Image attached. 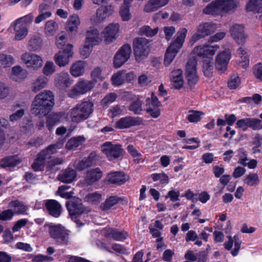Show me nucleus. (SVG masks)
Masks as SVG:
<instances>
[{"instance_id": "nucleus-46", "label": "nucleus", "mask_w": 262, "mask_h": 262, "mask_svg": "<svg viewBox=\"0 0 262 262\" xmlns=\"http://www.w3.org/2000/svg\"><path fill=\"white\" fill-rule=\"evenodd\" d=\"M246 9L249 11H262V0H249Z\"/></svg>"}, {"instance_id": "nucleus-41", "label": "nucleus", "mask_w": 262, "mask_h": 262, "mask_svg": "<svg viewBox=\"0 0 262 262\" xmlns=\"http://www.w3.org/2000/svg\"><path fill=\"white\" fill-rule=\"evenodd\" d=\"M69 55L65 54L63 52H59L54 57L55 62L60 67L67 65L69 61Z\"/></svg>"}, {"instance_id": "nucleus-30", "label": "nucleus", "mask_w": 262, "mask_h": 262, "mask_svg": "<svg viewBox=\"0 0 262 262\" xmlns=\"http://www.w3.org/2000/svg\"><path fill=\"white\" fill-rule=\"evenodd\" d=\"M220 5V3H219V0L213 1L203 9V12L206 14L219 15L222 13Z\"/></svg>"}, {"instance_id": "nucleus-13", "label": "nucleus", "mask_w": 262, "mask_h": 262, "mask_svg": "<svg viewBox=\"0 0 262 262\" xmlns=\"http://www.w3.org/2000/svg\"><path fill=\"white\" fill-rule=\"evenodd\" d=\"M230 33L232 37L239 45H244L248 38V35L245 33L243 25H233L230 28Z\"/></svg>"}, {"instance_id": "nucleus-16", "label": "nucleus", "mask_w": 262, "mask_h": 262, "mask_svg": "<svg viewBox=\"0 0 262 262\" xmlns=\"http://www.w3.org/2000/svg\"><path fill=\"white\" fill-rule=\"evenodd\" d=\"M142 120L140 117L131 116L120 118L116 122V127L119 129L128 128L132 126L142 124Z\"/></svg>"}, {"instance_id": "nucleus-34", "label": "nucleus", "mask_w": 262, "mask_h": 262, "mask_svg": "<svg viewBox=\"0 0 262 262\" xmlns=\"http://www.w3.org/2000/svg\"><path fill=\"white\" fill-rule=\"evenodd\" d=\"M63 142H57L55 144H51L48 146L46 148L42 150L40 152L42 154H45V156L49 159L51 158V156L57 152V149L60 148L62 146Z\"/></svg>"}, {"instance_id": "nucleus-56", "label": "nucleus", "mask_w": 262, "mask_h": 262, "mask_svg": "<svg viewBox=\"0 0 262 262\" xmlns=\"http://www.w3.org/2000/svg\"><path fill=\"white\" fill-rule=\"evenodd\" d=\"M151 177L154 181L160 180L162 184H167L169 182L168 177L164 173H154Z\"/></svg>"}, {"instance_id": "nucleus-33", "label": "nucleus", "mask_w": 262, "mask_h": 262, "mask_svg": "<svg viewBox=\"0 0 262 262\" xmlns=\"http://www.w3.org/2000/svg\"><path fill=\"white\" fill-rule=\"evenodd\" d=\"M123 199L117 196H111L102 203L100 208L103 211H107L110 210L113 206L122 201Z\"/></svg>"}, {"instance_id": "nucleus-62", "label": "nucleus", "mask_w": 262, "mask_h": 262, "mask_svg": "<svg viewBox=\"0 0 262 262\" xmlns=\"http://www.w3.org/2000/svg\"><path fill=\"white\" fill-rule=\"evenodd\" d=\"M63 163V160L60 158H56L51 159L48 162L47 168L50 170H53L56 165L62 164Z\"/></svg>"}, {"instance_id": "nucleus-40", "label": "nucleus", "mask_w": 262, "mask_h": 262, "mask_svg": "<svg viewBox=\"0 0 262 262\" xmlns=\"http://www.w3.org/2000/svg\"><path fill=\"white\" fill-rule=\"evenodd\" d=\"M236 55L242 60V66L246 68L249 64V56L246 49L242 47L239 48L237 50Z\"/></svg>"}, {"instance_id": "nucleus-29", "label": "nucleus", "mask_w": 262, "mask_h": 262, "mask_svg": "<svg viewBox=\"0 0 262 262\" xmlns=\"http://www.w3.org/2000/svg\"><path fill=\"white\" fill-rule=\"evenodd\" d=\"M222 12L227 13L234 11L239 3L238 0H219Z\"/></svg>"}, {"instance_id": "nucleus-12", "label": "nucleus", "mask_w": 262, "mask_h": 262, "mask_svg": "<svg viewBox=\"0 0 262 262\" xmlns=\"http://www.w3.org/2000/svg\"><path fill=\"white\" fill-rule=\"evenodd\" d=\"M21 59L27 68H32L33 70L40 68L42 65L41 58L32 53L26 52L21 55Z\"/></svg>"}, {"instance_id": "nucleus-4", "label": "nucleus", "mask_w": 262, "mask_h": 262, "mask_svg": "<svg viewBox=\"0 0 262 262\" xmlns=\"http://www.w3.org/2000/svg\"><path fill=\"white\" fill-rule=\"evenodd\" d=\"M66 207L71 218L73 220L79 215L90 211L89 208L83 206L81 199L73 197L66 202Z\"/></svg>"}, {"instance_id": "nucleus-50", "label": "nucleus", "mask_w": 262, "mask_h": 262, "mask_svg": "<svg viewBox=\"0 0 262 262\" xmlns=\"http://www.w3.org/2000/svg\"><path fill=\"white\" fill-rule=\"evenodd\" d=\"M241 84V79L236 75H232L228 80V86L230 89H235Z\"/></svg>"}, {"instance_id": "nucleus-11", "label": "nucleus", "mask_w": 262, "mask_h": 262, "mask_svg": "<svg viewBox=\"0 0 262 262\" xmlns=\"http://www.w3.org/2000/svg\"><path fill=\"white\" fill-rule=\"evenodd\" d=\"M131 47L128 44L123 45L116 53L114 57V65L116 68H120L129 58Z\"/></svg>"}, {"instance_id": "nucleus-58", "label": "nucleus", "mask_w": 262, "mask_h": 262, "mask_svg": "<svg viewBox=\"0 0 262 262\" xmlns=\"http://www.w3.org/2000/svg\"><path fill=\"white\" fill-rule=\"evenodd\" d=\"M128 233L124 230L119 231L115 229L112 238L116 241H122L126 238Z\"/></svg>"}, {"instance_id": "nucleus-53", "label": "nucleus", "mask_w": 262, "mask_h": 262, "mask_svg": "<svg viewBox=\"0 0 262 262\" xmlns=\"http://www.w3.org/2000/svg\"><path fill=\"white\" fill-rule=\"evenodd\" d=\"M190 114L188 115L187 119L189 121L191 122H196L200 120L201 115L203 114V113L201 111H189Z\"/></svg>"}, {"instance_id": "nucleus-55", "label": "nucleus", "mask_w": 262, "mask_h": 262, "mask_svg": "<svg viewBox=\"0 0 262 262\" xmlns=\"http://www.w3.org/2000/svg\"><path fill=\"white\" fill-rule=\"evenodd\" d=\"M117 95L115 93H111L106 95L102 100L101 103L103 106H106L115 101Z\"/></svg>"}, {"instance_id": "nucleus-51", "label": "nucleus", "mask_w": 262, "mask_h": 262, "mask_svg": "<svg viewBox=\"0 0 262 262\" xmlns=\"http://www.w3.org/2000/svg\"><path fill=\"white\" fill-rule=\"evenodd\" d=\"M85 199L89 202L97 204L99 203L101 200V194L97 192H93L88 194Z\"/></svg>"}, {"instance_id": "nucleus-21", "label": "nucleus", "mask_w": 262, "mask_h": 262, "mask_svg": "<svg viewBox=\"0 0 262 262\" xmlns=\"http://www.w3.org/2000/svg\"><path fill=\"white\" fill-rule=\"evenodd\" d=\"M219 46L215 45L211 46L209 45L198 46L194 49V52L199 56L213 55Z\"/></svg>"}, {"instance_id": "nucleus-20", "label": "nucleus", "mask_w": 262, "mask_h": 262, "mask_svg": "<svg viewBox=\"0 0 262 262\" xmlns=\"http://www.w3.org/2000/svg\"><path fill=\"white\" fill-rule=\"evenodd\" d=\"M119 25L118 23L110 24L103 31L105 40L107 43L113 41L119 32Z\"/></svg>"}, {"instance_id": "nucleus-17", "label": "nucleus", "mask_w": 262, "mask_h": 262, "mask_svg": "<svg viewBox=\"0 0 262 262\" xmlns=\"http://www.w3.org/2000/svg\"><path fill=\"white\" fill-rule=\"evenodd\" d=\"M45 207L47 212L54 217H58L61 213L62 207L55 200H47L45 201Z\"/></svg>"}, {"instance_id": "nucleus-19", "label": "nucleus", "mask_w": 262, "mask_h": 262, "mask_svg": "<svg viewBox=\"0 0 262 262\" xmlns=\"http://www.w3.org/2000/svg\"><path fill=\"white\" fill-rule=\"evenodd\" d=\"M107 179L111 184L121 185L128 180V177L124 172L115 171L109 173Z\"/></svg>"}, {"instance_id": "nucleus-31", "label": "nucleus", "mask_w": 262, "mask_h": 262, "mask_svg": "<svg viewBox=\"0 0 262 262\" xmlns=\"http://www.w3.org/2000/svg\"><path fill=\"white\" fill-rule=\"evenodd\" d=\"M143 104V101L141 100L140 97H138L136 100L130 102L128 106V110L135 115H140L144 110Z\"/></svg>"}, {"instance_id": "nucleus-45", "label": "nucleus", "mask_w": 262, "mask_h": 262, "mask_svg": "<svg viewBox=\"0 0 262 262\" xmlns=\"http://www.w3.org/2000/svg\"><path fill=\"white\" fill-rule=\"evenodd\" d=\"M124 75V71H119L114 74L111 78L113 84L117 86L122 84L125 82Z\"/></svg>"}, {"instance_id": "nucleus-49", "label": "nucleus", "mask_w": 262, "mask_h": 262, "mask_svg": "<svg viewBox=\"0 0 262 262\" xmlns=\"http://www.w3.org/2000/svg\"><path fill=\"white\" fill-rule=\"evenodd\" d=\"M244 182L250 186L257 185L259 183V179L256 173H250L244 180Z\"/></svg>"}, {"instance_id": "nucleus-61", "label": "nucleus", "mask_w": 262, "mask_h": 262, "mask_svg": "<svg viewBox=\"0 0 262 262\" xmlns=\"http://www.w3.org/2000/svg\"><path fill=\"white\" fill-rule=\"evenodd\" d=\"M14 216V212L12 209H7L3 211L0 213V220L8 221L11 220Z\"/></svg>"}, {"instance_id": "nucleus-3", "label": "nucleus", "mask_w": 262, "mask_h": 262, "mask_svg": "<svg viewBox=\"0 0 262 262\" xmlns=\"http://www.w3.org/2000/svg\"><path fill=\"white\" fill-rule=\"evenodd\" d=\"M94 104L90 101H83L70 111V116L74 122L78 123L87 119L93 112Z\"/></svg>"}, {"instance_id": "nucleus-15", "label": "nucleus", "mask_w": 262, "mask_h": 262, "mask_svg": "<svg viewBox=\"0 0 262 262\" xmlns=\"http://www.w3.org/2000/svg\"><path fill=\"white\" fill-rule=\"evenodd\" d=\"M230 52L225 50L217 55L215 60V66L216 69L220 73L224 72L227 68L230 58Z\"/></svg>"}, {"instance_id": "nucleus-59", "label": "nucleus", "mask_w": 262, "mask_h": 262, "mask_svg": "<svg viewBox=\"0 0 262 262\" xmlns=\"http://www.w3.org/2000/svg\"><path fill=\"white\" fill-rule=\"evenodd\" d=\"M253 73L257 79L262 81V63H258L253 67Z\"/></svg>"}, {"instance_id": "nucleus-14", "label": "nucleus", "mask_w": 262, "mask_h": 262, "mask_svg": "<svg viewBox=\"0 0 262 262\" xmlns=\"http://www.w3.org/2000/svg\"><path fill=\"white\" fill-rule=\"evenodd\" d=\"M93 87V83L89 81H81L78 82L69 92V97L74 98L84 94Z\"/></svg>"}, {"instance_id": "nucleus-2", "label": "nucleus", "mask_w": 262, "mask_h": 262, "mask_svg": "<svg viewBox=\"0 0 262 262\" xmlns=\"http://www.w3.org/2000/svg\"><path fill=\"white\" fill-rule=\"evenodd\" d=\"M187 32V30L186 28H182L177 32L176 38L167 48L165 53L164 60L165 66H168L170 64L182 47Z\"/></svg>"}, {"instance_id": "nucleus-18", "label": "nucleus", "mask_w": 262, "mask_h": 262, "mask_svg": "<svg viewBox=\"0 0 262 262\" xmlns=\"http://www.w3.org/2000/svg\"><path fill=\"white\" fill-rule=\"evenodd\" d=\"M102 171L99 168L88 170L83 180L84 184L87 186L93 185L98 182L102 177Z\"/></svg>"}, {"instance_id": "nucleus-43", "label": "nucleus", "mask_w": 262, "mask_h": 262, "mask_svg": "<svg viewBox=\"0 0 262 262\" xmlns=\"http://www.w3.org/2000/svg\"><path fill=\"white\" fill-rule=\"evenodd\" d=\"M61 117V115L57 113L50 115L48 117L46 124L49 130H51L53 126L60 122Z\"/></svg>"}, {"instance_id": "nucleus-6", "label": "nucleus", "mask_w": 262, "mask_h": 262, "mask_svg": "<svg viewBox=\"0 0 262 262\" xmlns=\"http://www.w3.org/2000/svg\"><path fill=\"white\" fill-rule=\"evenodd\" d=\"M149 42L145 38H138L134 40V52L137 61L140 62L147 57L149 51Z\"/></svg>"}, {"instance_id": "nucleus-54", "label": "nucleus", "mask_w": 262, "mask_h": 262, "mask_svg": "<svg viewBox=\"0 0 262 262\" xmlns=\"http://www.w3.org/2000/svg\"><path fill=\"white\" fill-rule=\"evenodd\" d=\"M120 14L123 21H127L130 19L131 14L129 12L128 5H124L121 7Z\"/></svg>"}, {"instance_id": "nucleus-60", "label": "nucleus", "mask_w": 262, "mask_h": 262, "mask_svg": "<svg viewBox=\"0 0 262 262\" xmlns=\"http://www.w3.org/2000/svg\"><path fill=\"white\" fill-rule=\"evenodd\" d=\"M9 93V88L5 83L0 81V99L6 98Z\"/></svg>"}, {"instance_id": "nucleus-57", "label": "nucleus", "mask_w": 262, "mask_h": 262, "mask_svg": "<svg viewBox=\"0 0 262 262\" xmlns=\"http://www.w3.org/2000/svg\"><path fill=\"white\" fill-rule=\"evenodd\" d=\"M261 121L256 118H249V127L252 128L253 130H259L262 128Z\"/></svg>"}, {"instance_id": "nucleus-47", "label": "nucleus", "mask_w": 262, "mask_h": 262, "mask_svg": "<svg viewBox=\"0 0 262 262\" xmlns=\"http://www.w3.org/2000/svg\"><path fill=\"white\" fill-rule=\"evenodd\" d=\"M14 59L10 55L0 54V64L4 67H9L14 63Z\"/></svg>"}, {"instance_id": "nucleus-64", "label": "nucleus", "mask_w": 262, "mask_h": 262, "mask_svg": "<svg viewBox=\"0 0 262 262\" xmlns=\"http://www.w3.org/2000/svg\"><path fill=\"white\" fill-rule=\"evenodd\" d=\"M12 72L15 76H20L23 78L27 76V72L21 68L20 66H16L12 68Z\"/></svg>"}, {"instance_id": "nucleus-63", "label": "nucleus", "mask_w": 262, "mask_h": 262, "mask_svg": "<svg viewBox=\"0 0 262 262\" xmlns=\"http://www.w3.org/2000/svg\"><path fill=\"white\" fill-rule=\"evenodd\" d=\"M55 67L52 62H47L43 69V73L45 75L48 76L52 74L55 71Z\"/></svg>"}, {"instance_id": "nucleus-26", "label": "nucleus", "mask_w": 262, "mask_h": 262, "mask_svg": "<svg viewBox=\"0 0 262 262\" xmlns=\"http://www.w3.org/2000/svg\"><path fill=\"white\" fill-rule=\"evenodd\" d=\"M101 41L99 36L98 31L96 29H91L86 32L85 43L93 47Z\"/></svg>"}, {"instance_id": "nucleus-32", "label": "nucleus", "mask_w": 262, "mask_h": 262, "mask_svg": "<svg viewBox=\"0 0 262 262\" xmlns=\"http://www.w3.org/2000/svg\"><path fill=\"white\" fill-rule=\"evenodd\" d=\"M41 152L37 155V158L35 159L34 162L32 164V168L35 171H41L43 170L46 161L48 159Z\"/></svg>"}, {"instance_id": "nucleus-25", "label": "nucleus", "mask_w": 262, "mask_h": 262, "mask_svg": "<svg viewBox=\"0 0 262 262\" xmlns=\"http://www.w3.org/2000/svg\"><path fill=\"white\" fill-rule=\"evenodd\" d=\"M21 162L17 155L8 156L0 160V167L3 168L13 167Z\"/></svg>"}, {"instance_id": "nucleus-42", "label": "nucleus", "mask_w": 262, "mask_h": 262, "mask_svg": "<svg viewBox=\"0 0 262 262\" xmlns=\"http://www.w3.org/2000/svg\"><path fill=\"white\" fill-rule=\"evenodd\" d=\"M45 29L48 36H53L58 29V24L53 20H48L46 24Z\"/></svg>"}, {"instance_id": "nucleus-36", "label": "nucleus", "mask_w": 262, "mask_h": 262, "mask_svg": "<svg viewBox=\"0 0 262 262\" xmlns=\"http://www.w3.org/2000/svg\"><path fill=\"white\" fill-rule=\"evenodd\" d=\"M85 62L83 61H78L73 64L71 68V73L75 77L81 75L84 71Z\"/></svg>"}, {"instance_id": "nucleus-52", "label": "nucleus", "mask_w": 262, "mask_h": 262, "mask_svg": "<svg viewBox=\"0 0 262 262\" xmlns=\"http://www.w3.org/2000/svg\"><path fill=\"white\" fill-rule=\"evenodd\" d=\"M158 31V28L151 29L149 26H143L140 29V32L142 34L146 36L152 37L156 35Z\"/></svg>"}, {"instance_id": "nucleus-35", "label": "nucleus", "mask_w": 262, "mask_h": 262, "mask_svg": "<svg viewBox=\"0 0 262 262\" xmlns=\"http://www.w3.org/2000/svg\"><path fill=\"white\" fill-rule=\"evenodd\" d=\"M55 81L61 88L69 87L71 84L69 75L67 73H61L59 74Z\"/></svg>"}, {"instance_id": "nucleus-38", "label": "nucleus", "mask_w": 262, "mask_h": 262, "mask_svg": "<svg viewBox=\"0 0 262 262\" xmlns=\"http://www.w3.org/2000/svg\"><path fill=\"white\" fill-rule=\"evenodd\" d=\"M84 141L85 139L82 136L73 137L67 142L66 147L68 150L75 149Z\"/></svg>"}, {"instance_id": "nucleus-24", "label": "nucleus", "mask_w": 262, "mask_h": 262, "mask_svg": "<svg viewBox=\"0 0 262 262\" xmlns=\"http://www.w3.org/2000/svg\"><path fill=\"white\" fill-rule=\"evenodd\" d=\"M95 155H96L94 153H91L89 157L85 159L82 160L78 161L77 163H75V168L79 171H82L88 167L93 166L96 163L95 159Z\"/></svg>"}, {"instance_id": "nucleus-8", "label": "nucleus", "mask_w": 262, "mask_h": 262, "mask_svg": "<svg viewBox=\"0 0 262 262\" xmlns=\"http://www.w3.org/2000/svg\"><path fill=\"white\" fill-rule=\"evenodd\" d=\"M102 151L110 161L121 158L125 153L120 144H113L110 142H106L103 144Z\"/></svg>"}, {"instance_id": "nucleus-44", "label": "nucleus", "mask_w": 262, "mask_h": 262, "mask_svg": "<svg viewBox=\"0 0 262 262\" xmlns=\"http://www.w3.org/2000/svg\"><path fill=\"white\" fill-rule=\"evenodd\" d=\"M42 41L40 37L34 36L29 40L28 46L29 50L33 51L39 50L41 47Z\"/></svg>"}, {"instance_id": "nucleus-7", "label": "nucleus", "mask_w": 262, "mask_h": 262, "mask_svg": "<svg viewBox=\"0 0 262 262\" xmlns=\"http://www.w3.org/2000/svg\"><path fill=\"white\" fill-rule=\"evenodd\" d=\"M49 232L50 236L54 238L58 244L68 245L69 243V231L60 225H49Z\"/></svg>"}, {"instance_id": "nucleus-27", "label": "nucleus", "mask_w": 262, "mask_h": 262, "mask_svg": "<svg viewBox=\"0 0 262 262\" xmlns=\"http://www.w3.org/2000/svg\"><path fill=\"white\" fill-rule=\"evenodd\" d=\"M76 177V171L71 168L66 169L62 173L58 176L57 179L60 181L65 183H70L74 180Z\"/></svg>"}, {"instance_id": "nucleus-10", "label": "nucleus", "mask_w": 262, "mask_h": 262, "mask_svg": "<svg viewBox=\"0 0 262 262\" xmlns=\"http://www.w3.org/2000/svg\"><path fill=\"white\" fill-rule=\"evenodd\" d=\"M196 61L193 58L188 60L186 66L185 78L190 88L193 86L199 80L196 75Z\"/></svg>"}, {"instance_id": "nucleus-28", "label": "nucleus", "mask_w": 262, "mask_h": 262, "mask_svg": "<svg viewBox=\"0 0 262 262\" xmlns=\"http://www.w3.org/2000/svg\"><path fill=\"white\" fill-rule=\"evenodd\" d=\"M8 207L12 208L14 212V215L16 214H24L26 213V211L28 210V207L25 205L23 202L18 200H15L11 201L8 204Z\"/></svg>"}, {"instance_id": "nucleus-39", "label": "nucleus", "mask_w": 262, "mask_h": 262, "mask_svg": "<svg viewBox=\"0 0 262 262\" xmlns=\"http://www.w3.org/2000/svg\"><path fill=\"white\" fill-rule=\"evenodd\" d=\"M48 82V79L46 77H39L33 83L32 91L35 93L38 92L46 86Z\"/></svg>"}, {"instance_id": "nucleus-22", "label": "nucleus", "mask_w": 262, "mask_h": 262, "mask_svg": "<svg viewBox=\"0 0 262 262\" xmlns=\"http://www.w3.org/2000/svg\"><path fill=\"white\" fill-rule=\"evenodd\" d=\"M13 113L9 116V121L14 123L20 120L25 115V109L20 103H16L12 106Z\"/></svg>"}, {"instance_id": "nucleus-37", "label": "nucleus", "mask_w": 262, "mask_h": 262, "mask_svg": "<svg viewBox=\"0 0 262 262\" xmlns=\"http://www.w3.org/2000/svg\"><path fill=\"white\" fill-rule=\"evenodd\" d=\"M113 12V9L111 5L105 7H100L97 10L96 14L98 18L100 20H103L107 16L112 14Z\"/></svg>"}, {"instance_id": "nucleus-1", "label": "nucleus", "mask_w": 262, "mask_h": 262, "mask_svg": "<svg viewBox=\"0 0 262 262\" xmlns=\"http://www.w3.org/2000/svg\"><path fill=\"white\" fill-rule=\"evenodd\" d=\"M54 104L53 93L45 90L35 97L31 105V113L40 117L46 116L51 111Z\"/></svg>"}, {"instance_id": "nucleus-5", "label": "nucleus", "mask_w": 262, "mask_h": 262, "mask_svg": "<svg viewBox=\"0 0 262 262\" xmlns=\"http://www.w3.org/2000/svg\"><path fill=\"white\" fill-rule=\"evenodd\" d=\"M33 16L31 14L17 19L13 23L14 30L16 32L15 39L20 40L27 35L28 30L27 24L30 23L33 20Z\"/></svg>"}, {"instance_id": "nucleus-48", "label": "nucleus", "mask_w": 262, "mask_h": 262, "mask_svg": "<svg viewBox=\"0 0 262 262\" xmlns=\"http://www.w3.org/2000/svg\"><path fill=\"white\" fill-rule=\"evenodd\" d=\"M213 64L210 60H205L203 61V72L206 77H211L212 75Z\"/></svg>"}, {"instance_id": "nucleus-23", "label": "nucleus", "mask_w": 262, "mask_h": 262, "mask_svg": "<svg viewBox=\"0 0 262 262\" xmlns=\"http://www.w3.org/2000/svg\"><path fill=\"white\" fill-rule=\"evenodd\" d=\"M169 0H149L145 5L144 11L146 13L155 12L168 4Z\"/></svg>"}, {"instance_id": "nucleus-9", "label": "nucleus", "mask_w": 262, "mask_h": 262, "mask_svg": "<svg viewBox=\"0 0 262 262\" xmlns=\"http://www.w3.org/2000/svg\"><path fill=\"white\" fill-rule=\"evenodd\" d=\"M216 29V25L212 23H205L200 25L197 28L196 33L192 35L190 40V43L193 45L199 39L204 38L213 33Z\"/></svg>"}]
</instances>
